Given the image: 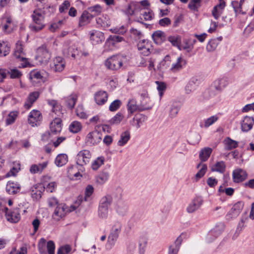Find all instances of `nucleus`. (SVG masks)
<instances>
[{
	"label": "nucleus",
	"instance_id": "obj_44",
	"mask_svg": "<svg viewBox=\"0 0 254 254\" xmlns=\"http://www.w3.org/2000/svg\"><path fill=\"white\" fill-rule=\"evenodd\" d=\"M140 19H144L145 20H150L152 19L154 14L152 10L147 9H142L140 11Z\"/></svg>",
	"mask_w": 254,
	"mask_h": 254
},
{
	"label": "nucleus",
	"instance_id": "obj_26",
	"mask_svg": "<svg viewBox=\"0 0 254 254\" xmlns=\"http://www.w3.org/2000/svg\"><path fill=\"white\" fill-rule=\"evenodd\" d=\"M62 121L60 118H55L51 123L50 128L52 133L57 134L60 133L62 128Z\"/></svg>",
	"mask_w": 254,
	"mask_h": 254
},
{
	"label": "nucleus",
	"instance_id": "obj_55",
	"mask_svg": "<svg viewBox=\"0 0 254 254\" xmlns=\"http://www.w3.org/2000/svg\"><path fill=\"white\" fill-rule=\"evenodd\" d=\"M122 102L120 100H115L111 103L109 109L111 112H115L120 108Z\"/></svg>",
	"mask_w": 254,
	"mask_h": 254
},
{
	"label": "nucleus",
	"instance_id": "obj_33",
	"mask_svg": "<svg viewBox=\"0 0 254 254\" xmlns=\"http://www.w3.org/2000/svg\"><path fill=\"white\" fill-rule=\"evenodd\" d=\"M182 242V238L179 237L174 243L171 245L169 249L168 254H177Z\"/></svg>",
	"mask_w": 254,
	"mask_h": 254
},
{
	"label": "nucleus",
	"instance_id": "obj_8",
	"mask_svg": "<svg viewBox=\"0 0 254 254\" xmlns=\"http://www.w3.org/2000/svg\"><path fill=\"white\" fill-rule=\"evenodd\" d=\"M151 108L152 107L150 106H146L143 101H141L140 106L137 105L136 100L134 99H129L127 104V111L130 115L137 110L142 111L150 110Z\"/></svg>",
	"mask_w": 254,
	"mask_h": 254
},
{
	"label": "nucleus",
	"instance_id": "obj_6",
	"mask_svg": "<svg viewBox=\"0 0 254 254\" xmlns=\"http://www.w3.org/2000/svg\"><path fill=\"white\" fill-rule=\"evenodd\" d=\"M51 58V53L46 45H43L37 49L36 60L41 63H46Z\"/></svg>",
	"mask_w": 254,
	"mask_h": 254
},
{
	"label": "nucleus",
	"instance_id": "obj_42",
	"mask_svg": "<svg viewBox=\"0 0 254 254\" xmlns=\"http://www.w3.org/2000/svg\"><path fill=\"white\" fill-rule=\"evenodd\" d=\"M124 40V38L120 35H111L107 39L106 43L109 44L113 46L118 42H121Z\"/></svg>",
	"mask_w": 254,
	"mask_h": 254
},
{
	"label": "nucleus",
	"instance_id": "obj_14",
	"mask_svg": "<svg viewBox=\"0 0 254 254\" xmlns=\"http://www.w3.org/2000/svg\"><path fill=\"white\" fill-rule=\"evenodd\" d=\"M42 120V116L38 110H33L28 116V122L32 127L37 126Z\"/></svg>",
	"mask_w": 254,
	"mask_h": 254
},
{
	"label": "nucleus",
	"instance_id": "obj_23",
	"mask_svg": "<svg viewBox=\"0 0 254 254\" xmlns=\"http://www.w3.org/2000/svg\"><path fill=\"white\" fill-rule=\"evenodd\" d=\"M40 93L39 91H34L29 93L24 104V107L26 109H29L34 103L39 98Z\"/></svg>",
	"mask_w": 254,
	"mask_h": 254
},
{
	"label": "nucleus",
	"instance_id": "obj_51",
	"mask_svg": "<svg viewBox=\"0 0 254 254\" xmlns=\"http://www.w3.org/2000/svg\"><path fill=\"white\" fill-rule=\"evenodd\" d=\"M81 124L77 121L73 122L69 126V130L73 133H77L81 129Z\"/></svg>",
	"mask_w": 254,
	"mask_h": 254
},
{
	"label": "nucleus",
	"instance_id": "obj_29",
	"mask_svg": "<svg viewBox=\"0 0 254 254\" xmlns=\"http://www.w3.org/2000/svg\"><path fill=\"white\" fill-rule=\"evenodd\" d=\"M225 6V2L222 0H220L219 3L214 7L212 14L216 19H217L220 17Z\"/></svg>",
	"mask_w": 254,
	"mask_h": 254
},
{
	"label": "nucleus",
	"instance_id": "obj_18",
	"mask_svg": "<svg viewBox=\"0 0 254 254\" xmlns=\"http://www.w3.org/2000/svg\"><path fill=\"white\" fill-rule=\"evenodd\" d=\"M94 98L97 105L102 106L107 102L108 94L105 91L99 90L95 93Z\"/></svg>",
	"mask_w": 254,
	"mask_h": 254
},
{
	"label": "nucleus",
	"instance_id": "obj_49",
	"mask_svg": "<svg viewBox=\"0 0 254 254\" xmlns=\"http://www.w3.org/2000/svg\"><path fill=\"white\" fill-rule=\"evenodd\" d=\"M200 167H201L200 169L195 175V178L196 181L201 178H202L205 175L207 169V167L206 164H201V163H200L197 165V168H199Z\"/></svg>",
	"mask_w": 254,
	"mask_h": 254
},
{
	"label": "nucleus",
	"instance_id": "obj_38",
	"mask_svg": "<svg viewBox=\"0 0 254 254\" xmlns=\"http://www.w3.org/2000/svg\"><path fill=\"white\" fill-rule=\"evenodd\" d=\"M226 165L224 161L217 162L212 165L211 170L212 172H217L220 173H223L225 171Z\"/></svg>",
	"mask_w": 254,
	"mask_h": 254
},
{
	"label": "nucleus",
	"instance_id": "obj_54",
	"mask_svg": "<svg viewBox=\"0 0 254 254\" xmlns=\"http://www.w3.org/2000/svg\"><path fill=\"white\" fill-rule=\"evenodd\" d=\"M104 162V158L103 157H99L95 160L92 164V168L94 170H97Z\"/></svg>",
	"mask_w": 254,
	"mask_h": 254
},
{
	"label": "nucleus",
	"instance_id": "obj_62",
	"mask_svg": "<svg viewBox=\"0 0 254 254\" xmlns=\"http://www.w3.org/2000/svg\"><path fill=\"white\" fill-rule=\"evenodd\" d=\"M94 192V188L91 185H88L85 188V196L84 200L87 201L88 200V198L91 196Z\"/></svg>",
	"mask_w": 254,
	"mask_h": 254
},
{
	"label": "nucleus",
	"instance_id": "obj_16",
	"mask_svg": "<svg viewBox=\"0 0 254 254\" xmlns=\"http://www.w3.org/2000/svg\"><path fill=\"white\" fill-rule=\"evenodd\" d=\"M51 68L55 72H61L65 67V62L61 57L55 58L50 64Z\"/></svg>",
	"mask_w": 254,
	"mask_h": 254
},
{
	"label": "nucleus",
	"instance_id": "obj_27",
	"mask_svg": "<svg viewBox=\"0 0 254 254\" xmlns=\"http://www.w3.org/2000/svg\"><path fill=\"white\" fill-rule=\"evenodd\" d=\"M229 84L228 79L226 77H223L216 79L214 82V88L217 91H221Z\"/></svg>",
	"mask_w": 254,
	"mask_h": 254
},
{
	"label": "nucleus",
	"instance_id": "obj_19",
	"mask_svg": "<svg viewBox=\"0 0 254 254\" xmlns=\"http://www.w3.org/2000/svg\"><path fill=\"white\" fill-rule=\"evenodd\" d=\"M68 211L69 209L65 204L61 203L58 204L54 212L53 216L54 219L59 220L61 218L64 217Z\"/></svg>",
	"mask_w": 254,
	"mask_h": 254
},
{
	"label": "nucleus",
	"instance_id": "obj_39",
	"mask_svg": "<svg viewBox=\"0 0 254 254\" xmlns=\"http://www.w3.org/2000/svg\"><path fill=\"white\" fill-rule=\"evenodd\" d=\"M68 161V157L65 154H59L55 159V164L58 167H61L65 165Z\"/></svg>",
	"mask_w": 254,
	"mask_h": 254
},
{
	"label": "nucleus",
	"instance_id": "obj_10",
	"mask_svg": "<svg viewBox=\"0 0 254 254\" xmlns=\"http://www.w3.org/2000/svg\"><path fill=\"white\" fill-rule=\"evenodd\" d=\"M91 157V154L89 150H81L76 156V164L79 166H83L89 162Z\"/></svg>",
	"mask_w": 254,
	"mask_h": 254
},
{
	"label": "nucleus",
	"instance_id": "obj_63",
	"mask_svg": "<svg viewBox=\"0 0 254 254\" xmlns=\"http://www.w3.org/2000/svg\"><path fill=\"white\" fill-rule=\"evenodd\" d=\"M7 73L10 75L11 78H19L22 75V73L16 68L10 69Z\"/></svg>",
	"mask_w": 254,
	"mask_h": 254
},
{
	"label": "nucleus",
	"instance_id": "obj_48",
	"mask_svg": "<svg viewBox=\"0 0 254 254\" xmlns=\"http://www.w3.org/2000/svg\"><path fill=\"white\" fill-rule=\"evenodd\" d=\"M168 40L173 46L176 47L178 49L181 46V38L178 35L170 36L168 37Z\"/></svg>",
	"mask_w": 254,
	"mask_h": 254
},
{
	"label": "nucleus",
	"instance_id": "obj_37",
	"mask_svg": "<svg viewBox=\"0 0 254 254\" xmlns=\"http://www.w3.org/2000/svg\"><path fill=\"white\" fill-rule=\"evenodd\" d=\"M224 148L226 150H230L236 148L238 145V142L235 140L231 139L230 137H227L223 141Z\"/></svg>",
	"mask_w": 254,
	"mask_h": 254
},
{
	"label": "nucleus",
	"instance_id": "obj_15",
	"mask_svg": "<svg viewBox=\"0 0 254 254\" xmlns=\"http://www.w3.org/2000/svg\"><path fill=\"white\" fill-rule=\"evenodd\" d=\"M248 177L247 173L241 168L235 169L232 173L233 180L234 183H239L245 181Z\"/></svg>",
	"mask_w": 254,
	"mask_h": 254
},
{
	"label": "nucleus",
	"instance_id": "obj_17",
	"mask_svg": "<svg viewBox=\"0 0 254 254\" xmlns=\"http://www.w3.org/2000/svg\"><path fill=\"white\" fill-rule=\"evenodd\" d=\"M141 10V6L138 2L132 1L128 4L124 12L128 16L136 15Z\"/></svg>",
	"mask_w": 254,
	"mask_h": 254
},
{
	"label": "nucleus",
	"instance_id": "obj_30",
	"mask_svg": "<svg viewBox=\"0 0 254 254\" xmlns=\"http://www.w3.org/2000/svg\"><path fill=\"white\" fill-rule=\"evenodd\" d=\"M197 79L195 78H192L188 82L185 87V93L187 94H190L196 88Z\"/></svg>",
	"mask_w": 254,
	"mask_h": 254
},
{
	"label": "nucleus",
	"instance_id": "obj_1",
	"mask_svg": "<svg viewBox=\"0 0 254 254\" xmlns=\"http://www.w3.org/2000/svg\"><path fill=\"white\" fill-rule=\"evenodd\" d=\"M37 8L32 14V18L35 25L30 26L32 30H41L45 25L43 24L45 15H50L54 13V9L53 6L46 4L45 0H36Z\"/></svg>",
	"mask_w": 254,
	"mask_h": 254
},
{
	"label": "nucleus",
	"instance_id": "obj_24",
	"mask_svg": "<svg viewBox=\"0 0 254 254\" xmlns=\"http://www.w3.org/2000/svg\"><path fill=\"white\" fill-rule=\"evenodd\" d=\"M187 64V61L181 56L178 57L176 62L172 64L170 70L173 72H177L183 69Z\"/></svg>",
	"mask_w": 254,
	"mask_h": 254
},
{
	"label": "nucleus",
	"instance_id": "obj_34",
	"mask_svg": "<svg viewBox=\"0 0 254 254\" xmlns=\"http://www.w3.org/2000/svg\"><path fill=\"white\" fill-rule=\"evenodd\" d=\"M47 162L39 163L38 165L33 164L30 168V172L31 174L41 173L43 170L47 166Z\"/></svg>",
	"mask_w": 254,
	"mask_h": 254
},
{
	"label": "nucleus",
	"instance_id": "obj_22",
	"mask_svg": "<svg viewBox=\"0 0 254 254\" xmlns=\"http://www.w3.org/2000/svg\"><path fill=\"white\" fill-rule=\"evenodd\" d=\"M254 119L253 117L245 116L241 123V129L244 132L250 130L254 125Z\"/></svg>",
	"mask_w": 254,
	"mask_h": 254
},
{
	"label": "nucleus",
	"instance_id": "obj_56",
	"mask_svg": "<svg viewBox=\"0 0 254 254\" xmlns=\"http://www.w3.org/2000/svg\"><path fill=\"white\" fill-rule=\"evenodd\" d=\"M155 83L157 85V89L159 92V96L161 98L164 94V92L166 89V84L163 82L159 81H155Z\"/></svg>",
	"mask_w": 254,
	"mask_h": 254
},
{
	"label": "nucleus",
	"instance_id": "obj_31",
	"mask_svg": "<svg viewBox=\"0 0 254 254\" xmlns=\"http://www.w3.org/2000/svg\"><path fill=\"white\" fill-rule=\"evenodd\" d=\"M93 17L87 10H84L82 13L79 22V25L82 26L88 24Z\"/></svg>",
	"mask_w": 254,
	"mask_h": 254
},
{
	"label": "nucleus",
	"instance_id": "obj_13",
	"mask_svg": "<svg viewBox=\"0 0 254 254\" xmlns=\"http://www.w3.org/2000/svg\"><path fill=\"white\" fill-rule=\"evenodd\" d=\"M203 203V200L200 196L194 198L189 203L186 210L189 213H192L199 209Z\"/></svg>",
	"mask_w": 254,
	"mask_h": 254
},
{
	"label": "nucleus",
	"instance_id": "obj_20",
	"mask_svg": "<svg viewBox=\"0 0 254 254\" xmlns=\"http://www.w3.org/2000/svg\"><path fill=\"white\" fill-rule=\"evenodd\" d=\"M137 48L143 56H147L150 53L151 45L147 40H142L138 43Z\"/></svg>",
	"mask_w": 254,
	"mask_h": 254
},
{
	"label": "nucleus",
	"instance_id": "obj_4",
	"mask_svg": "<svg viewBox=\"0 0 254 254\" xmlns=\"http://www.w3.org/2000/svg\"><path fill=\"white\" fill-rule=\"evenodd\" d=\"M122 59L120 55H114L106 60L105 65L109 69L118 70L123 66Z\"/></svg>",
	"mask_w": 254,
	"mask_h": 254
},
{
	"label": "nucleus",
	"instance_id": "obj_28",
	"mask_svg": "<svg viewBox=\"0 0 254 254\" xmlns=\"http://www.w3.org/2000/svg\"><path fill=\"white\" fill-rule=\"evenodd\" d=\"M223 37L219 36L218 37L211 39L208 42L206 49L207 52H211L215 50L220 42L222 40Z\"/></svg>",
	"mask_w": 254,
	"mask_h": 254
},
{
	"label": "nucleus",
	"instance_id": "obj_40",
	"mask_svg": "<svg viewBox=\"0 0 254 254\" xmlns=\"http://www.w3.org/2000/svg\"><path fill=\"white\" fill-rule=\"evenodd\" d=\"M130 132L128 130H126L122 132L120 136V139L118 141V144L119 146L125 145L130 139Z\"/></svg>",
	"mask_w": 254,
	"mask_h": 254
},
{
	"label": "nucleus",
	"instance_id": "obj_58",
	"mask_svg": "<svg viewBox=\"0 0 254 254\" xmlns=\"http://www.w3.org/2000/svg\"><path fill=\"white\" fill-rule=\"evenodd\" d=\"M97 24L101 27L105 28L110 26V22L105 17H99L96 19Z\"/></svg>",
	"mask_w": 254,
	"mask_h": 254
},
{
	"label": "nucleus",
	"instance_id": "obj_50",
	"mask_svg": "<svg viewBox=\"0 0 254 254\" xmlns=\"http://www.w3.org/2000/svg\"><path fill=\"white\" fill-rule=\"evenodd\" d=\"M76 100V95H71L70 96H68L66 99V105L69 109H72L74 107Z\"/></svg>",
	"mask_w": 254,
	"mask_h": 254
},
{
	"label": "nucleus",
	"instance_id": "obj_57",
	"mask_svg": "<svg viewBox=\"0 0 254 254\" xmlns=\"http://www.w3.org/2000/svg\"><path fill=\"white\" fill-rule=\"evenodd\" d=\"M220 193H225L227 195L232 196L234 193V189L232 188H225L222 186H220L218 189Z\"/></svg>",
	"mask_w": 254,
	"mask_h": 254
},
{
	"label": "nucleus",
	"instance_id": "obj_41",
	"mask_svg": "<svg viewBox=\"0 0 254 254\" xmlns=\"http://www.w3.org/2000/svg\"><path fill=\"white\" fill-rule=\"evenodd\" d=\"M19 115L17 111H11L7 115L5 120L6 125H10L13 124Z\"/></svg>",
	"mask_w": 254,
	"mask_h": 254
},
{
	"label": "nucleus",
	"instance_id": "obj_11",
	"mask_svg": "<svg viewBox=\"0 0 254 254\" xmlns=\"http://www.w3.org/2000/svg\"><path fill=\"white\" fill-rule=\"evenodd\" d=\"M244 203L242 201L236 202L226 215L227 219L230 220L239 216L242 210Z\"/></svg>",
	"mask_w": 254,
	"mask_h": 254
},
{
	"label": "nucleus",
	"instance_id": "obj_43",
	"mask_svg": "<svg viewBox=\"0 0 254 254\" xmlns=\"http://www.w3.org/2000/svg\"><path fill=\"white\" fill-rule=\"evenodd\" d=\"M152 37L154 42L158 45L161 44L166 40L165 33H153Z\"/></svg>",
	"mask_w": 254,
	"mask_h": 254
},
{
	"label": "nucleus",
	"instance_id": "obj_21",
	"mask_svg": "<svg viewBox=\"0 0 254 254\" xmlns=\"http://www.w3.org/2000/svg\"><path fill=\"white\" fill-rule=\"evenodd\" d=\"M30 79L32 84L35 86H38L43 80V76L40 71L33 70L29 73Z\"/></svg>",
	"mask_w": 254,
	"mask_h": 254
},
{
	"label": "nucleus",
	"instance_id": "obj_32",
	"mask_svg": "<svg viewBox=\"0 0 254 254\" xmlns=\"http://www.w3.org/2000/svg\"><path fill=\"white\" fill-rule=\"evenodd\" d=\"M113 197L110 194H106L103 196L100 201L99 206L109 209L112 202Z\"/></svg>",
	"mask_w": 254,
	"mask_h": 254
},
{
	"label": "nucleus",
	"instance_id": "obj_61",
	"mask_svg": "<svg viewBox=\"0 0 254 254\" xmlns=\"http://www.w3.org/2000/svg\"><path fill=\"white\" fill-rule=\"evenodd\" d=\"M20 219V215L14 212H11L10 214L7 215V219L8 221L16 223L19 221Z\"/></svg>",
	"mask_w": 254,
	"mask_h": 254
},
{
	"label": "nucleus",
	"instance_id": "obj_53",
	"mask_svg": "<svg viewBox=\"0 0 254 254\" xmlns=\"http://www.w3.org/2000/svg\"><path fill=\"white\" fill-rule=\"evenodd\" d=\"M109 209L101 206H98V215L99 218L105 219L107 218Z\"/></svg>",
	"mask_w": 254,
	"mask_h": 254
},
{
	"label": "nucleus",
	"instance_id": "obj_64",
	"mask_svg": "<svg viewBox=\"0 0 254 254\" xmlns=\"http://www.w3.org/2000/svg\"><path fill=\"white\" fill-rule=\"evenodd\" d=\"M201 0H190L188 6L191 10H196L200 6Z\"/></svg>",
	"mask_w": 254,
	"mask_h": 254
},
{
	"label": "nucleus",
	"instance_id": "obj_7",
	"mask_svg": "<svg viewBox=\"0 0 254 254\" xmlns=\"http://www.w3.org/2000/svg\"><path fill=\"white\" fill-rule=\"evenodd\" d=\"M46 240L41 238L38 245V250L40 254H55V244L53 241H49L47 243L46 248L47 252L45 250Z\"/></svg>",
	"mask_w": 254,
	"mask_h": 254
},
{
	"label": "nucleus",
	"instance_id": "obj_60",
	"mask_svg": "<svg viewBox=\"0 0 254 254\" xmlns=\"http://www.w3.org/2000/svg\"><path fill=\"white\" fill-rule=\"evenodd\" d=\"M123 116L121 113H118L114 117H113L109 121L111 125L119 124L123 120Z\"/></svg>",
	"mask_w": 254,
	"mask_h": 254
},
{
	"label": "nucleus",
	"instance_id": "obj_35",
	"mask_svg": "<svg viewBox=\"0 0 254 254\" xmlns=\"http://www.w3.org/2000/svg\"><path fill=\"white\" fill-rule=\"evenodd\" d=\"M90 38L92 44L95 45L104 41L105 36L104 33H91Z\"/></svg>",
	"mask_w": 254,
	"mask_h": 254
},
{
	"label": "nucleus",
	"instance_id": "obj_25",
	"mask_svg": "<svg viewBox=\"0 0 254 254\" xmlns=\"http://www.w3.org/2000/svg\"><path fill=\"white\" fill-rule=\"evenodd\" d=\"M196 41L195 39H186L181 43L179 50L180 51L184 50L187 53H190L194 47V45Z\"/></svg>",
	"mask_w": 254,
	"mask_h": 254
},
{
	"label": "nucleus",
	"instance_id": "obj_2",
	"mask_svg": "<svg viewBox=\"0 0 254 254\" xmlns=\"http://www.w3.org/2000/svg\"><path fill=\"white\" fill-rule=\"evenodd\" d=\"M122 224L120 222H116L111 230L110 233L108 237L106 248L111 249L115 245L119 234L121 232Z\"/></svg>",
	"mask_w": 254,
	"mask_h": 254
},
{
	"label": "nucleus",
	"instance_id": "obj_52",
	"mask_svg": "<svg viewBox=\"0 0 254 254\" xmlns=\"http://www.w3.org/2000/svg\"><path fill=\"white\" fill-rule=\"evenodd\" d=\"M2 30L3 31L16 30V29L14 28V25L13 23L11 21V19L9 18H7L5 19V23H4L3 25Z\"/></svg>",
	"mask_w": 254,
	"mask_h": 254
},
{
	"label": "nucleus",
	"instance_id": "obj_12",
	"mask_svg": "<svg viewBox=\"0 0 254 254\" xmlns=\"http://www.w3.org/2000/svg\"><path fill=\"white\" fill-rule=\"evenodd\" d=\"M102 133L97 130L89 132L86 138V142L88 144L96 145L102 140Z\"/></svg>",
	"mask_w": 254,
	"mask_h": 254
},
{
	"label": "nucleus",
	"instance_id": "obj_36",
	"mask_svg": "<svg viewBox=\"0 0 254 254\" xmlns=\"http://www.w3.org/2000/svg\"><path fill=\"white\" fill-rule=\"evenodd\" d=\"M212 152V148L204 147L199 152V158L201 162H205L208 160Z\"/></svg>",
	"mask_w": 254,
	"mask_h": 254
},
{
	"label": "nucleus",
	"instance_id": "obj_5",
	"mask_svg": "<svg viewBox=\"0 0 254 254\" xmlns=\"http://www.w3.org/2000/svg\"><path fill=\"white\" fill-rule=\"evenodd\" d=\"M14 57L18 60H19L22 63L21 64L20 67H26L30 65V64L24 56L25 54L23 51V47L21 42L18 41L16 43V47L13 54Z\"/></svg>",
	"mask_w": 254,
	"mask_h": 254
},
{
	"label": "nucleus",
	"instance_id": "obj_45",
	"mask_svg": "<svg viewBox=\"0 0 254 254\" xmlns=\"http://www.w3.org/2000/svg\"><path fill=\"white\" fill-rule=\"evenodd\" d=\"M102 7L99 4H96L93 6L89 7L87 11L89 12L91 15H92V17H94L100 14L102 12Z\"/></svg>",
	"mask_w": 254,
	"mask_h": 254
},
{
	"label": "nucleus",
	"instance_id": "obj_59",
	"mask_svg": "<svg viewBox=\"0 0 254 254\" xmlns=\"http://www.w3.org/2000/svg\"><path fill=\"white\" fill-rule=\"evenodd\" d=\"M71 247L68 245H66L59 248L57 254H70Z\"/></svg>",
	"mask_w": 254,
	"mask_h": 254
},
{
	"label": "nucleus",
	"instance_id": "obj_46",
	"mask_svg": "<svg viewBox=\"0 0 254 254\" xmlns=\"http://www.w3.org/2000/svg\"><path fill=\"white\" fill-rule=\"evenodd\" d=\"M10 46L5 42H0V57L7 56L10 52Z\"/></svg>",
	"mask_w": 254,
	"mask_h": 254
},
{
	"label": "nucleus",
	"instance_id": "obj_47",
	"mask_svg": "<svg viewBox=\"0 0 254 254\" xmlns=\"http://www.w3.org/2000/svg\"><path fill=\"white\" fill-rule=\"evenodd\" d=\"M109 174L107 172L100 173L96 177V181L99 184H104L109 179Z\"/></svg>",
	"mask_w": 254,
	"mask_h": 254
},
{
	"label": "nucleus",
	"instance_id": "obj_3",
	"mask_svg": "<svg viewBox=\"0 0 254 254\" xmlns=\"http://www.w3.org/2000/svg\"><path fill=\"white\" fill-rule=\"evenodd\" d=\"M116 192L117 194V197L119 200L114 203L115 209L119 215L124 216L127 213L128 206L126 201L121 199L123 192L122 189H117L116 190Z\"/></svg>",
	"mask_w": 254,
	"mask_h": 254
},
{
	"label": "nucleus",
	"instance_id": "obj_9",
	"mask_svg": "<svg viewBox=\"0 0 254 254\" xmlns=\"http://www.w3.org/2000/svg\"><path fill=\"white\" fill-rule=\"evenodd\" d=\"M224 229V225L223 223H220L216 226L207 234L206 238L207 242L208 243L212 242L222 234Z\"/></svg>",
	"mask_w": 254,
	"mask_h": 254
}]
</instances>
